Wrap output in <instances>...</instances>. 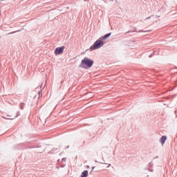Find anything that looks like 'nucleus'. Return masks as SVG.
<instances>
[{
	"label": "nucleus",
	"mask_w": 177,
	"mask_h": 177,
	"mask_svg": "<svg viewBox=\"0 0 177 177\" xmlns=\"http://www.w3.org/2000/svg\"><path fill=\"white\" fill-rule=\"evenodd\" d=\"M41 96V92H39V97Z\"/></svg>",
	"instance_id": "7"
},
{
	"label": "nucleus",
	"mask_w": 177,
	"mask_h": 177,
	"mask_svg": "<svg viewBox=\"0 0 177 177\" xmlns=\"http://www.w3.org/2000/svg\"><path fill=\"white\" fill-rule=\"evenodd\" d=\"M104 45V43L103 42V40L101 39H97L93 46H91L90 50H95L96 49H99L100 48H102Z\"/></svg>",
	"instance_id": "2"
},
{
	"label": "nucleus",
	"mask_w": 177,
	"mask_h": 177,
	"mask_svg": "<svg viewBox=\"0 0 177 177\" xmlns=\"http://www.w3.org/2000/svg\"><path fill=\"white\" fill-rule=\"evenodd\" d=\"M66 47H64V46H62V47H57L55 48V56H59V55H62L63 53V52H64V49Z\"/></svg>",
	"instance_id": "3"
},
{
	"label": "nucleus",
	"mask_w": 177,
	"mask_h": 177,
	"mask_svg": "<svg viewBox=\"0 0 177 177\" xmlns=\"http://www.w3.org/2000/svg\"><path fill=\"white\" fill-rule=\"evenodd\" d=\"M88 170H85L82 173L81 177H88Z\"/></svg>",
	"instance_id": "5"
},
{
	"label": "nucleus",
	"mask_w": 177,
	"mask_h": 177,
	"mask_svg": "<svg viewBox=\"0 0 177 177\" xmlns=\"http://www.w3.org/2000/svg\"><path fill=\"white\" fill-rule=\"evenodd\" d=\"M110 35H111V33H108L106 35H105L104 36L100 37L101 39H106V38H109V37H110Z\"/></svg>",
	"instance_id": "6"
},
{
	"label": "nucleus",
	"mask_w": 177,
	"mask_h": 177,
	"mask_svg": "<svg viewBox=\"0 0 177 177\" xmlns=\"http://www.w3.org/2000/svg\"><path fill=\"white\" fill-rule=\"evenodd\" d=\"M92 66H93V61L88 57H84L80 64V67L82 68H91Z\"/></svg>",
	"instance_id": "1"
},
{
	"label": "nucleus",
	"mask_w": 177,
	"mask_h": 177,
	"mask_svg": "<svg viewBox=\"0 0 177 177\" xmlns=\"http://www.w3.org/2000/svg\"><path fill=\"white\" fill-rule=\"evenodd\" d=\"M165 140H167V136H163L160 139L161 145H164V143H165Z\"/></svg>",
	"instance_id": "4"
}]
</instances>
